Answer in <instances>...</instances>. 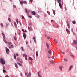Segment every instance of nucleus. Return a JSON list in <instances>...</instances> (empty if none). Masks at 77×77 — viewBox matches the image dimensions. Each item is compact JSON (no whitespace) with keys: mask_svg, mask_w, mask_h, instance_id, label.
<instances>
[{"mask_svg":"<svg viewBox=\"0 0 77 77\" xmlns=\"http://www.w3.org/2000/svg\"><path fill=\"white\" fill-rule=\"evenodd\" d=\"M28 29L29 30H31V31L32 30V28L31 27H28Z\"/></svg>","mask_w":77,"mask_h":77,"instance_id":"10","label":"nucleus"},{"mask_svg":"<svg viewBox=\"0 0 77 77\" xmlns=\"http://www.w3.org/2000/svg\"><path fill=\"white\" fill-rule=\"evenodd\" d=\"M37 18H39V15H37Z\"/></svg>","mask_w":77,"mask_h":77,"instance_id":"58","label":"nucleus"},{"mask_svg":"<svg viewBox=\"0 0 77 77\" xmlns=\"http://www.w3.org/2000/svg\"><path fill=\"white\" fill-rule=\"evenodd\" d=\"M8 20L9 21V22H11V19H10V18H8Z\"/></svg>","mask_w":77,"mask_h":77,"instance_id":"33","label":"nucleus"},{"mask_svg":"<svg viewBox=\"0 0 77 77\" xmlns=\"http://www.w3.org/2000/svg\"><path fill=\"white\" fill-rule=\"evenodd\" d=\"M65 10H66V7H65Z\"/></svg>","mask_w":77,"mask_h":77,"instance_id":"61","label":"nucleus"},{"mask_svg":"<svg viewBox=\"0 0 77 77\" xmlns=\"http://www.w3.org/2000/svg\"><path fill=\"white\" fill-rule=\"evenodd\" d=\"M38 77H42V76L40 75H38Z\"/></svg>","mask_w":77,"mask_h":77,"instance_id":"51","label":"nucleus"},{"mask_svg":"<svg viewBox=\"0 0 77 77\" xmlns=\"http://www.w3.org/2000/svg\"><path fill=\"white\" fill-rule=\"evenodd\" d=\"M21 48L23 51H24V50L23 49V47H21Z\"/></svg>","mask_w":77,"mask_h":77,"instance_id":"41","label":"nucleus"},{"mask_svg":"<svg viewBox=\"0 0 77 77\" xmlns=\"http://www.w3.org/2000/svg\"><path fill=\"white\" fill-rule=\"evenodd\" d=\"M67 26L68 28H70V26L69 25V24L67 23Z\"/></svg>","mask_w":77,"mask_h":77,"instance_id":"20","label":"nucleus"},{"mask_svg":"<svg viewBox=\"0 0 77 77\" xmlns=\"http://www.w3.org/2000/svg\"><path fill=\"white\" fill-rule=\"evenodd\" d=\"M16 21L17 24H18V19H16Z\"/></svg>","mask_w":77,"mask_h":77,"instance_id":"31","label":"nucleus"},{"mask_svg":"<svg viewBox=\"0 0 77 77\" xmlns=\"http://www.w3.org/2000/svg\"><path fill=\"white\" fill-rule=\"evenodd\" d=\"M68 23V20H67V21H66L67 24Z\"/></svg>","mask_w":77,"mask_h":77,"instance_id":"53","label":"nucleus"},{"mask_svg":"<svg viewBox=\"0 0 77 77\" xmlns=\"http://www.w3.org/2000/svg\"><path fill=\"white\" fill-rule=\"evenodd\" d=\"M13 6L14 8H17V7L15 5H14Z\"/></svg>","mask_w":77,"mask_h":77,"instance_id":"38","label":"nucleus"},{"mask_svg":"<svg viewBox=\"0 0 77 77\" xmlns=\"http://www.w3.org/2000/svg\"><path fill=\"white\" fill-rule=\"evenodd\" d=\"M23 37L25 39L26 38V33L23 32Z\"/></svg>","mask_w":77,"mask_h":77,"instance_id":"2","label":"nucleus"},{"mask_svg":"<svg viewBox=\"0 0 77 77\" xmlns=\"http://www.w3.org/2000/svg\"><path fill=\"white\" fill-rule=\"evenodd\" d=\"M6 26H8V23H6Z\"/></svg>","mask_w":77,"mask_h":77,"instance_id":"45","label":"nucleus"},{"mask_svg":"<svg viewBox=\"0 0 77 77\" xmlns=\"http://www.w3.org/2000/svg\"><path fill=\"white\" fill-rule=\"evenodd\" d=\"M29 59L30 60H33V59L32 58V57H29Z\"/></svg>","mask_w":77,"mask_h":77,"instance_id":"26","label":"nucleus"},{"mask_svg":"<svg viewBox=\"0 0 77 77\" xmlns=\"http://www.w3.org/2000/svg\"><path fill=\"white\" fill-rule=\"evenodd\" d=\"M14 26H15L16 27H17V23H16V22H14Z\"/></svg>","mask_w":77,"mask_h":77,"instance_id":"24","label":"nucleus"},{"mask_svg":"<svg viewBox=\"0 0 77 77\" xmlns=\"http://www.w3.org/2000/svg\"><path fill=\"white\" fill-rule=\"evenodd\" d=\"M44 16H45V17H47V15H46V14H45L44 15Z\"/></svg>","mask_w":77,"mask_h":77,"instance_id":"56","label":"nucleus"},{"mask_svg":"<svg viewBox=\"0 0 77 77\" xmlns=\"http://www.w3.org/2000/svg\"><path fill=\"white\" fill-rule=\"evenodd\" d=\"M48 53H49V54H51V51L50 50H49V51H48Z\"/></svg>","mask_w":77,"mask_h":77,"instance_id":"9","label":"nucleus"},{"mask_svg":"<svg viewBox=\"0 0 77 77\" xmlns=\"http://www.w3.org/2000/svg\"><path fill=\"white\" fill-rule=\"evenodd\" d=\"M25 12H26V11H27V9H26V8H25Z\"/></svg>","mask_w":77,"mask_h":77,"instance_id":"52","label":"nucleus"},{"mask_svg":"<svg viewBox=\"0 0 77 77\" xmlns=\"http://www.w3.org/2000/svg\"><path fill=\"white\" fill-rule=\"evenodd\" d=\"M52 59H54V57H53V56H52Z\"/></svg>","mask_w":77,"mask_h":77,"instance_id":"63","label":"nucleus"},{"mask_svg":"<svg viewBox=\"0 0 77 77\" xmlns=\"http://www.w3.org/2000/svg\"><path fill=\"white\" fill-rule=\"evenodd\" d=\"M62 66H60V69L61 71H62Z\"/></svg>","mask_w":77,"mask_h":77,"instance_id":"13","label":"nucleus"},{"mask_svg":"<svg viewBox=\"0 0 77 77\" xmlns=\"http://www.w3.org/2000/svg\"><path fill=\"white\" fill-rule=\"evenodd\" d=\"M62 53L63 54H65V52H62Z\"/></svg>","mask_w":77,"mask_h":77,"instance_id":"44","label":"nucleus"},{"mask_svg":"<svg viewBox=\"0 0 77 77\" xmlns=\"http://www.w3.org/2000/svg\"><path fill=\"white\" fill-rule=\"evenodd\" d=\"M17 64H18V65H19L20 66H22V65L20 63L18 62H17Z\"/></svg>","mask_w":77,"mask_h":77,"instance_id":"12","label":"nucleus"},{"mask_svg":"<svg viewBox=\"0 0 77 77\" xmlns=\"http://www.w3.org/2000/svg\"><path fill=\"white\" fill-rule=\"evenodd\" d=\"M35 54L36 56H38V51L36 52Z\"/></svg>","mask_w":77,"mask_h":77,"instance_id":"16","label":"nucleus"},{"mask_svg":"<svg viewBox=\"0 0 77 77\" xmlns=\"http://www.w3.org/2000/svg\"><path fill=\"white\" fill-rule=\"evenodd\" d=\"M23 3H24V4H26V5H27V2H26V1H24V2H23Z\"/></svg>","mask_w":77,"mask_h":77,"instance_id":"23","label":"nucleus"},{"mask_svg":"<svg viewBox=\"0 0 77 77\" xmlns=\"http://www.w3.org/2000/svg\"><path fill=\"white\" fill-rule=\"evenodd\" d=\"M32 14L33 15H36V12L35 11H32Z\"/></svg>","mask_w":77,"mask_h":77,"instance_id":"7","label":"nucleus"},{"mask_svg":"<svg viewBox=\"0 0 77 77\" xmlns=\"http://www.w3.org/2000/svg\"><path fill=\"white\" fill-rule=\"evenodd\" d=\"M47 38L48 39H50V37L48 36V37H47Z\"/></svg>","mask_w":77,"mask_h":77,"instance_id":"35","label":"nucleus"},{"mask_svg":"<svg viewBox=\"0 0 77 77\" xmlns=\"http://www.w3.org/2000/svg\"><path fill=\"white\" fill-rule=\"evenodd\" d=\"M26 12V14H27L28 15H29V11H27Z\"/></svg>","mask_w":77,"mask_h":77,"instance_id":"30","label":"nucleus"},{"mask_svg":"<svg viewBox=\"0 0 77 77\" xmlns=\"http://www.w3.org/2000/svg\"><path fill=\"white\" fill-rule=\"evenodd\" d=\"M24 56H25V57H26V55L25 54H23V57H24Z\"/></svg>","mask_w":77,"mask_h":77,"instance_id":"37","label":"nucleus"},{"mask_svg":"<svg viewBox=\"0 0 77 77\" xmlns=\"http://www.w3.org/2000/svg\"><path fill=\"white\" fill-rule=\"evenodd\" d=\"M16 56H18V54H16Z\"/></svg>","mask_w":77,"mask_h":77,"instance_id":"64","label":"nucleus"},{"mask_svg":"<svg viewBox=\"0 0 77 77\" xmlns=\"http://www.w3.org/2000/svg\"><path fill=\"white\" fill-rule=\"evenodd\" d=\"M3 69H5V66H3Z\"/></svg>","mask_w":77,"mask_h":77,"instance_id":"57","label":"nucleus"},{"mask_svg":"<svg viewBox=\"0 0 77 77\" xmlns=\"http://www.w3.org/2000/svg\"><path fill=\"white\" fill-rule=\"evenodd\" d=\"M74 42L75 44H77V42L76 41H74Z\"/></svg>","mask_w":77,"mask_h":77,"instance_id":"29","label":"nucleus"},{"mask_svg":"<svg viewBox=\"0 0 77 77\" xmlns=\"http://www.w3.org/2000/svg\"><path fill=\"white\" fill-rule=\"evenodd\" d=\"M66 30L67 32V33H68V34H70V32L69 30L67 28L66 29Z\"/></svg>","mask_w":77,"mask_h":77,"instance_id":"4","label":"nucleus"},{"mask_svg":"<svg viewBox=\"0 0 77 77\" xmlns=\"http://www.w3.org/2000/svg\"><path fill=\"white\" fill-rule=\"evenodd\" d=\"M3 72H6V70H5V69H3Z\"/></svg>","mask_w":77,"mask_h":77,"instance_id":"40","label":"nucleus"},{"mask_svg":"<svg viewBox=\"0 0 77 77\" xmlns=\"http://www.w3.org/2000/svg\"><path fill=\"white\" fill-rule=\"evenodd\" d=\"M28 17L30 18H32V17L29 16V15H28Z\"/></svg>","mask_w":77,"mask_h":77,"instance_id":"46","label":"nucleus"},{"mask_svg":"<svg viewBox=\"0 0 77 77\" xmlns=\"http://www.w3.org/2000/svg\"><path fill=\"white\" fill-rule=\"evenodd\" d=\"M5 77H9V76L8 75H6V76H5Z\"/></svg>","mask_w":77,"mask_h":77,"instance_id":"60","label":"nucleus"},{"mask_svg":"<svg viewBox=\"0 0 77 77\" xmlns=\"http://www.w3.org/2000/svg\"><path fill=\"white\" fill-rule=\"evenodd\" d=\"M4 41L6 44H8V42H7L5 40V39H4Z\"/></svg>","mask_w":77,"mask_h":77,"instance_id":"14","label":"nucleus"},{"mask_svg":"<svg viewBox=\"0 0 77 77\" xmlns=\"http://www.w3.org/2000/svg\"><path fill=\"white\" fill-rule=\"evenodd\" d=\"M57 1L58 2V3H60V0H57Z\"/></svg>","mask_w":77,"mask_h":77,"instance_id":"43","label":"nucleus"},{"mask_svg":"<svg viewBox=\"0 0 77 77\" xmlns=\"http://www.w3.org/2000/svg\"><path fill=\"white\" fill-rule=\"evenodd\" d=\"M15 65L16 68H18V66H17V64L16 63H15Z\"/></svg>","mask_w":77,"mask_h":77,"instance_id":"19","label":"nucleus"},{"mask_svg":"<svg viewBox=\"0 0 77 77\" xmlns=\"http://www.w3.org/2000/svg\"><path fill=\"white\" fill-rule=\"evenodd\" d=\"M64 60L66 62H67V60H67V59H65H65H64Z\"/></svg>","mask_w":77,"mask_h":77,"instance_id":"27","label":"nucleus"},{"mask_svg":"<svg viewBox=\"0 0 77 77\" xmlns=\"http://www.w3.org/2000/svg\"><path fill=\"white\" fill-rule=\"evenodd\" d=\"M26 44H28V42L26 41Z\"/></svg>","mask_w":77,"mask_h":77,"instance_id":"54","label":"nucleus"},{"mask_svg":"<svg viewBox=\"0 0 77 77\" xmlns=\"http://www.w3.org/2000/svg\"><path fill=\"white\" fill-rule=\"evenodd\" d=\"M33 39H34V42L35 43H36V38H35V37H34Z\"/></svg>","mask_w":77,"mask_h":77,"instance_id":"11","label":"nucleus"},{"mask_svg":"<svg viewBox=\"0 0 77 77\" xmlns=\"http://www.w3.org/2000/svg\"><path fill=\"white\" fill-rule=\"evenodd\" d=\"M27 55H26L25 57V59L26 60H27Z\"/></svg>","mask_w":77,"mask_h":77,"instance_id":"15","label":"nucleus"},{"mask_svg":"<svg viewBox=\"0 0 77 77\" xmlns=\"http://www.w3.org/2000/svg\"><path fill=\"white\" fill-rule=\"evenodd\" d=\"M72 68V66H70L69 68V71H70L71 70V69Z\"/></svg>","mask_w":77,"mask_h":77,"instance_id":"18","label":"nucleus"},{"mask_svg":"<svg viewBox=\"0 0 77 77\" xmlns=\"http://www.w3.org/2000/svg\"><path fill=\"white\" fill-rule=\"evenodd\" d=\"M9 49L8 48H6V53L8 54L9 53Z\"/></svg>","mask_w":77,"mask_h":77,"instance_id":"3","label":"nucleus"},{"mask_svg":"<svg viewBox=\"0 0 77 77\" xmlns=\"http://www.w3.org/2000/svg\"><path fill=\"white\" fill-rule=\"evenodd\" d=\"M38 75H39V72H38Z\"/></svg>","mask_w":77,"mask_h":77,"instance_id":"62","label":"nucleus"},{"mask_svg":"<svg viewBox=\"0 0 77 77\" xmlns=\"http://www.w3.org/2000/svg\"><path fill=\"white\" fill-rule=\"evenodd\" d=\"M54 62V61L53 60H51V63H53Z\"/></svg>","mask_w":77,"mask_h":77,"instance_id":"36","label":"nucleus"},{"mask_svg":"<svg viewBox=\"0 0 77 77\" xmlns=\"http://www.w3.org/2000/svg\"><path fill=\"white\" fill-rule=\"evenodd\" d=\"M71 57H73V58H74V56L72 55H71Z\"/></svg>","mask_w":77,"mask_h":77,"instance_id":"47","label":"nucleus"},{"mask_svg":"<svg viewBox=\"0 0 77 77\" xmlns=\"http://www.w3.org/2000/svg\"><path fill=\"white\" fill-rule=\"evenodd\" d=\"M14 57L15 59H16L17 58H16V55L15 54H14Z\"/></svg>","mask_w":77,"mask_h":77,"instance_id":"22","label":"nucleus"},{"mask_svg":"<svg viewBox=\"0 0 77 77\" xmlns=\"http://www.w3.org/2000/svg\"><path fill=\"white\" fill-rule=\"evenodd\" d=\"M53 11L54 14V15H56V13H55V12L54 11V10H53Z\"/></svg>","mask_w":77,"mask_h":77,"instance_id":"32","label":"nucleus"},{"mask_svg":"<svg viewBox=\"0 0 77 77\" xmlns=\"http://www.w3.org/2000/svg\"><path fill=\"white\" fill-rule=\"evenodd\" d=\"M59 6L60 7V8L62 9V5L61 4V3H59Z\"/></svg>","mask_w":77,"mask_h":77,"instance_id":"6","label":"nucleus"},{"mask_svg":"<svg viewBox=\"0 0 77 77\" xmlns=\"http://www.w3.org/2000/svg\"><path fill=\"white\" fill-rule=\"evenodd\" d=\"M72 23L74 24H75V23H76L75 21H72Z\"/></svg>","mask_w":77,"mask_h":77,"instance_id":"25","label":"nucleus"},{"mask_svg":"<svg viewBox=\"0 0 77 77\" xmlns=\"http://www.w3.org/2000/svg\"><path fill=\"white\" fill-rule=\"evenodd\" d=\"M0 25H1V27L3 28V24L2 23H1L0 24Z\"/></svg>","mask_w":77,"mask_h":77,"instance_id":"21","label":"nucleus"},{"mask_svg":"<svg viewBox=\"0 0 77 77\" xmlns=\"http://www.w3.org/2000/svg\"><path fill=\"white\" fill-rule=\"evenodd\" d=\"M11 48H13V47H14V46L13 45H12L11 46Z\"/></svg>","mask_w":77,"mask_h":77,"instance_id":"48","label":"nucleus"},{"mask_svg":"<svg viewBox=\"0 0 77 77\" xmlns=\"http://www.w3.org/2000/svg\"><path fill=\"white\" fill-rule=\"evenodd\" d=\"M28 74H29V73H25V75H27V76L28 75Z\"/></svg>","mask_w":77,"mask_h":77,"instance_id":"34","label":"nucleus"},{"mask_svg":"<svg viewBox=\"0 0 77 77\" xmlns=\"http://www.w3.org/2000/svg\"><path fill=\"white\" fill-rule=\"evenodd\" d=\"M0 60L1 63H2V64L3 65L5 64V61L3 60V58H1Z\"/></svg>","mask_w":77,"mask_h":77,"instance_id":"1","label":"nucleus"},{"mask_svg":"<svg viewBox=\"0 0 77 77\" xmlns=\"http://www.w3.org/2000/svg\"><path fill=\"white\" fill-rule=\"evenodd\" d=\"M14 40H17V38H16V37H14Z\"/></svg>","mask_w":77,"mask_h":77,"instance_id":"42","label":"nucleus"},{"mask_svg":"<svg viewBox=\"0 0 77 77\" xmlns=\"http://www.w3.org/2000/svg\"><path fill=\"white\" fill-rule=\"evenodd\" d=\"M30 2L31 3H32V2H33V0H30Z\"/></svg>","mask_w":77,"mask_h":77,"instance_id":"50","label":"nucleus"},{"mask_svg":"<svg viewBox=\"0 0 77 77\" xmlns=\"http://www.w3.org/2000/svg\"><path fill=\"white\" fill-rule=\"evenodd\" d=\"M8 44H9V45H11V44H12V43H11V42H9V43H8Z\"/></svg>","mask_w":77,"mask_h":77,"instance_id":"49","label":"nucleus"},{"mask_svg":"<svg viewBox=\"0 0 77 77\" xmlns=\"http://www.w3.org/2000/svg\"><path fill=\"white\" fill-rule=\"evenodd\" d=\"M20 3L21 5H23V4H24V1H21L20 2Z\"/></svg>","mask_w":77,"mask_h":77,"instance_id":"8","label":"nucleus"},{"mask_svg":"<svg viewBox=\"0 0 77 77\" xmlns=\"http://www.w3.org/2000/svg\"><path fill=\"white\" fill-rule=\"evenodd\" d=\"M2 36L4 39H6V37H5V33H4L3 32L2 33Z\"/></svg>","mask_w":77,"mask_h":77,"instance_id":"5","label":"nucleus"},{"mask_svg":"<svg viewBox=\"0 0 77 77\" xmlns=\"http://www.w3.org/2000/svg\"><path fill=\"white\" fill-rule=\"evenodd\" d=\"M22 19H24V17L22 15Z\"/></svg>","mask_w":77,"mask_h":77,"instance_id":"39","label":"nucleus"},{"mask_svg":"<svg viewBox=\"0 0 77 77\" xmlns=\"http://www.w3.org/2000/svg\"><path fill=\"white\" fill-rule=\"evenodd\" d=\"M73 31H74V30L73 29H72V32H73Z\"/></svg>","mask_w":77,"mask_h":77,"instance_id":"59","label":"nucleus"},{"mask_svg":"<svg viewBox=\"0 0 77 77\" xmlns=\"http://www.w3.org/2000/svg\"><path fill=\"white\" fill-rule=\"evenodd\" d=\"M17 60L18 61V62H20V59L19 58H17Z\"/></svg>","mask_w":77,"mask_h":77,"instance_id":"17","label":"nucleus"},{"mask_svg":"<svg viewBox=\"0 0 77 77\" xmlns=\"http://www.w3.org/2000/svg\"><path fill=\"white\" fill-rule=\"evenodd\" d=\"M46 44L47 47L48 48V47H49V46L48 45V44H47V43H46Z\"/></svg>","mask_w":77,"mask_h":77,"instance_id":"28","label":"nucleus"},{"mask_svg":"<svg viewBox=\"0 0 77 77\" xmlns=\"http://www.w3.org/2000/svg\"><path fill=\"white\" fill-rule=\"evenodd\" d=\"M22 31H23V32H24V30L23 29H22Z\"/></svg>","mask_w":77,"mask_h":77,"instance_id":"55","label":"nucleus"}]
</instances>
